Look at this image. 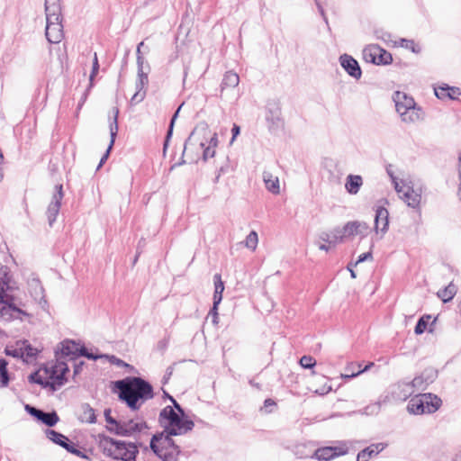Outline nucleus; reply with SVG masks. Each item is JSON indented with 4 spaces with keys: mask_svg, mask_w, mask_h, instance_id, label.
I'll return each mask as SVG.
<instances>
[{
    "mask_svg": "<svg viewBox=\"0 0 461 461\" xmlns=\"http://www.w3.org/2000/svg\"><path fill=\"white\" fill-rule=\"evenodd\" d=\"M115 387L119 390L120 400L125 402L133 411L139 410L146 401L154 397L152 385L139 376L118 380L115 382Z\"/></svg>",
    "mask_w": 461,
    "mask_h": 461,
    "instance_id": "obj_1",
    "label": "nucleus"
},
{
    "mask_svg": "<svg viewBox=\"0 0 461 461\" xmlns=\"http://www.w3.org/2000/svg\"><path fill=\"white\" fill-rule=\"evenodd\" d=\"M68 371L69 368L66 362L57 360L55 364L45 368L49 379H44L39 372H34L29 375V381L38 384L43 388H50L52 392H55L67 382L66 375Z\"/></svg>",
    "mask_w": 461,
    "mask_h": 461,
    "instance_id": "obj_2",
    "label": "nucleus"
},
{
    "mask_svg": "<svg viewBox=\"0 0 461 461\" xmlns=\"http://www.w3.org/2000/svg\"><path fill=\"white\" fill-rule=\"evenodd\" d=\"M14 289L11 284V276L5 267L3 276L0 278V317L5 321L16 318L15 313L26 315L14 303V296L11 294Z\"/></svg>",
    "mask_w": 461,
    "mask_h": 461,
    "instance_id": "obj_3",
    "label": "nucleus"
},
{
    "mask_svg": "<svg viewBox=\"0 0 461 461\" xmlns=\"http://www.w3.org/2000/svg\"><path fill=\"white\" fill-rule=\"evenodd\" d=\"M100 447L107 456L122 461H135L138 453L135 444L116 440L107 436L101 438Z\"/></svg>",
    "mask_w": 461,
    "mask_h": 461,
    "instance_id": "obj_4",
    "label": "nucleus"
},
{
    "mask_svg": "<svg viewBox=\"0 0 461 461\" xmlns=\"http://www.w3.org/2000/svg\"><path fill=\"white\" fill-rule=\"evenodd\" d=\"M159 423L171 435H184L191 431L194 423L174 411L172 406H166L159 413Z\"/></svg>",
    "mask_w": 461,
    "mask_h": 461,
    "instance_id": "obj_5",
    "label": "nucleus"
},
{
    "mask_svg": "<svg viewBox=\"0 0 461 461\" xmlns=\"http://www.w3.org/2000/svg\"><path fill=\"white\" fill-rule=\"evenodd\" d=\"M441 404V399L434 393H418L411 398L407 410L414 415L434 413L440 408Z\"/></svg>",
    "mask_w": 461,
    "mask_h": 461,
    "instance_id": "obj_6",
    "label": "nucleus"
},
{
    "mask_svg": "<svg viewBox=\"0 0 461 461\" xmlns=\"http://www.w3.org/2000/svg\"><path fill=\"white\" fill-rule=\"evenodd\" d=\"M397 113L404 122H416L422 118L420 108L414 99L402 92H396L393 97Z\"/></svg>",
    "mask_w": 461,
    "mask_h": 461,
    "instance_id": "obj_7",
    "label": "nucleus"
},
{
    "mask_svg": "<svg viewBox=\"0 0 461 461\" xmlns=\"http://www.w3.org/2000/svg\"><path fill=\"white\" fill-rule=\"evenodd\" d=\"M394 189L401 200H402L409 207L417 209L420 207L422 188L421 186H414L411 182L404 180L394 181Z\"/></svg>",
    "mask_w": 461,
    "mask_h": 461,
    "instance_id": "obj_8",
    "label": "nucleus"
},
{
    "mask_svg": "<svg viewBox=\"0 0 461 461\" xmlns=\"http://www.w3.org/2000/svg\"><path fill=\"white\" fill-rule=\"evenodd\" d=\"M415 393L411 382L407 380H400L391 384L385 392L382 402H402Z\"/></svg>",
    "mask_w": 461,
    "mask_h": 461,
    "instance_id": "obj_9",
    "label": "nucleus"
},
{
    "mask_svg": "<svg viewBox=\"0 0 461 461\" xmlns=\"http://www.w3.org/2000/svg\"><path fill=\"white\" fill-rule=\"evenodd\" d=\"M148 429L146 421L140 419H118V424L113 428V433L122 437H131Z\"/></svg>",
    "mask_w": 461,
    "mask_h": 461,
    "instance_id": "obj_10",
    "label": "nucleus"
},
{
    "mask_svg": "<svg viewBox=\"0 0 461 461\" xmlns=\"http://www.w3.org/2000/svg\"><path fill=\"white\" fill-rule=\"evenodd\" d=\"M60 353L64 357H85L88 359L96 360L102 356H97L93 353H89L85 346H80L73 340H64L61 342Z\"/></svg>",
    "mask_w": 461,
    "mask_h": 461,
    "instance_id": "obj_11",
    "label": "nucleus"
},
{
    "mask_svg": "<svg viewBox=\"0 0 461 461\" xmlns=\"http://www.w3.org/2000/svg\"><path fill=\"white\" fill-rule=\"evenodd\" d=\"M438 377V371L433 367L425 368L417 375L411 382L414 392L425 391Z\"/></svg>",
    "mask_w": 461,
    "mask_h": 461,
    "instance_id": "obj_12",
    "label": "nucleus"
},
{
    "mask_svg": "<svg viewBox=\"0 0 461 461\" xmlns=\"http://www.w3.org/2000/svg\"><path fill=\"white\" fill-rule=\"evenodd\" d=\"M63 196H64V194H63L62 185H56L55 192L52 194L51 201H50V203L47 208V212H46L48 222L50 227H52V225L55 222L56 218L59 212Z\"/></svg>",
    "mask_w": 461,
    "mask_h": 461,
    "instance_id": "obj_13",
    "label": "nucleus"
},
{
    "mask_svg": "<svg viewBox=\"0 0 461 461\" xmlns=\"http://www.w3.org/2000/svg\"><path fill=\"white\" fill-rule=\"evenodd\" d=\"M172 436L165 429L161 433L153 435L150 440L151 450L155 454H158V452L173 449V447H178L172 439Z\"/></svg>",
    "mask_w": 461,
    "mask_h": 461,
    "instance_id": "obj_14",
    "label": "nucleus"
},
{
    "mask_svg": "<svg viewBox=\"0 0 461 461\" xmlns=\"http://www.w3.org/2000/svg\"><path fill=\"white\" fill-rule=\"evenodd\" d=\"M344 238L359 235L361 238L366 237L369 231V226L365 221H352L347 222L341 228Z\"/></svg>",
    "mask_w": 461,
    "mask_h": 461,
    "instance_id": "obj_15",
    "label": "nucleus"
},
{
    "mask_svg": "<svg viewBox=\"0 0 461 461\" xmlns=\"http://www.w3.org/2000/svg\"><path fill=\"white\" fill-rule=\"evenodd\" d=\"M148 71H144V69H138V78L135 84L136 87V93L133 95V96L131 99V104H138L141 102L145 95L146 91L143 90L144 86L148 84V73L149 71V66L147 65Z\"/></svg>",
    "mask_w": 461,
    "mask_h": 461,
    "instance_id": "obj_16",
    "label": "nucleus"
},
{
    "mask_svg": "<svg viewBox=\"0 0 461 461\" xmlns=\"http://www.w3.org/2000/svg\"><path fill=\"white\" fill-rule=\"evenodd\" d=\"M45 35L49 42L59 43L64 37L62 21L47 22Z\"/></svg>",
    "mask_w": 461,
    "mask_h": 461,
    "instance_id": "obj_17",
    "label": "nucleus"
},
{
    "mask_svg": "<svg viewBox=\"0 0 461 461\" xmlns=\"http://www.w3.org/2000/svg\"><path fill=\"white\" fill-rule=\"evenodd\" d=\"M340 66L345 71L352 77L359 79L362 76V71L358 62L350 55L343 54L339 57Z\"/></svg>",
    "mask_w": 461,
    "mask_h": 461,
    "instance_id": "obj_18",
    "label": "nucleus"
},
{
    "mask_svg": "<svg viewBox=\"0 0 461 461\" xmlns=\"http://www.w3.org/2000/svg\"><path fill=\"white\" fill-rule=\"evenodd\" d=\"M118 115H119L118 108H113V119L110 121V123H109L110 137H111L110 144L108 146V149H107L106 152L104 154V156L102 157V158H101V160H100V162H99V164L97 166V168H96L97 170L102 167L104 163L108 158L110 150L112 149V148H113V146L114 144L115 138H116L117 133H118Z\"/></svg>",
    "mask_w": 461,
    "mask_h": 461,
    "instance_id": "obj_19",
    "label": "nucleus"
},
{
    "mask_svg": "<svg viewBox=\"0 0 461 461\" xmlns=\"http://www.w3.org/2000/svg\"><path fill=\"white\" fill-rule=\"evenodd\" d=\"M389 212L386 208L379 206L375 211V231L376 234L381 233L382 238L388 230Z\"/></svg>",
    "mask_w": 461,
    "mask_h": 461,
    "instance_id": "obj_20",
    "label": "nucleus"
},
{
    "mask_svg": "<svg viewBox=\"0 0 461 461\" xmlns=\"http://www.w3.org/2000/svg\"><path fill=\"white\" fill-rule=\"evenodd\" d=\"M46 21H62L60 0H45Z\"/></svg>",
    "mask_w": 461,
    "mask_h": 461,
    "instance_id": "obj_21",
    "label": "nucleus"
},
{
    "mask_svg": "<svg viewBox=\"0 0 461 461\" xmlns=\"http://www.w3.org/2000/svg\"><path fill=\"white\" fill-rule=\"evenodd\" d=\"M345 451L337 452V448L333 447H320L315 450L314 457L320 461H329L336 456H344Z\"/></svg>",
    "mask_w": 461,
    "mask_h": 461,
    "instance_id": "obj_22",
    "label": "nucleus"
},
{
    "mask_svg": "<svg viewBox=\"0 0 461 461\" xmlns=\"http://www.w3.org/2000/svg\"><path fill=\"white\" fill-rule=\"evenodd\" d=\"M320 240L329 244L336 245L342 242L344 235L342 234L341 228L336 227L330 231H323L319 236Z\"/></svg>",
    "mask_w": 461,
    "mask_h": 461,
    "instance_id": "obj_23",
    "label": "nucleus"
},
{
    "mask_svg": "<svg viewBox=\"0 0 461 461\" xmlns=\"http://www.w3.org/2000/svg\"><path fill=\"white\" fill-rule=\"evenodd\" d=\"M384 448V444L376 443L361 450L357 456V461H368L372 456L378 455Z\"/></svg>",
    "mask_w": 461,
    "mask_h": 461,
    "instance_id": "obj_24",
    "label": "nucleus"
},
{
    "mask_svg": "<svg viewBox=\"0 0 461 461\" xmlns=\"http://www.w3.org/2000/svg\"><path fill=\"white\" fill-rule=\"evenodd\" d=\"M363 185V178L359 175H348L346 178L345 188L350 194H357Z\"/></svg>",
    "mask_w": 461,
    "mask_h": 461,
    "instance_id": "obj_25",
    "label": "nucleus"
},
{
    "mask_svg": "<svg viewBox=\"0 0 461 461\" xmlns=\"http://www.w3.org/2000/svg\"><path fill=\"white\" fill-rule=\"evenodd\" d=\"M240 83V77L237 73L230 70L227 71L222 78L221 84V92L222 93L226 88H234Z\"/></svg>",
    "mask_w": 461,
    "mask_h": 461,
    "instance_id": "obj_26",
    "label": "nucleus"
},
{
    "mask_svg": "<svg viewBox=\"0 0 461 461\" xmlns=\"http://www.w3.org/2000/svg\"><path fill=\"white\" fill-rule=\"evenodd\" d=\"M263 180L266 188L272 194H277L280 192L279 179L274 176L270 172H263Z\"/></svg>",
    "mask_w": 461,
    "mask_h": 461,
    "instance_id": "obj_27",
    "label": "nucleus"
},
{
    "mask_svg": "<svg viewBox=\"0 0 461 461\" xmlns=\"http://www.w3.org/2000/svg\"><path fill=\"white\" fill-rule=\"evenodd\" d=\"M81 413L79 415V420L82 422L86 423H95L96 421V416L95 410L88 404V403H83L81 405Z\"/></svg>",
    "mask_w": 461,
    "mask_h": 461,
    "instance_id": "obj_28",
    "label": "nucleus"
},
{
    "mask_svg": "<svg viewBox=\"0 0 461 461\" xmlns=\"http://www.w3.org/2000/svg\"><path fill=\"white\" fill-rule=\"evenodd\" d=\"M213 282H214L213 303H215V305H219L222 300V293L224 291V284L221 280L220 274L214 275Z\"/></svg>",
    "mask_w": 461,
    "mask_h": 461,
    "instance_id": "obj_29",
    "label": "nucleus"
},
{
    "mask_svg": "<svg viewBox=\"0 0 461 461\" xmlns=\"http://www.w3.org/2000/svg\"><path fill=\"white\" fill-rule=\"evenodd\" d=\"M45 433L50 440L62 447L63 448L67 447L69 439L65 435L50 429H47Z\"/></svg>",
    "mask_w": 461,
    "mask_h": 461,
    "instance_id": "obj_30",
    "label": "nucleus"
},
{
    "mask_svg": "<svg viewBox=\"0 0 461 461\" xmlns=\"http://www.w3.org/2000/svg\"><path fill=\"white\" fill-rule=\"evenodd\" d=\"M457 292V287L453 282L449 283L445 288L438 292V296L444 302L447 303L451 301Z\"/></svg>",
    "mask_w": 461,
    "mask_h": 461,
    "instance_id": "obj_31",
    "label": "nucleus"
},
{
    "mask_svg": "<svg viewBox=\"0 0 461 461\" xmlns=\"http://www.w3.org/2000/svg\"><path fill=\"white\" fill-rule=\"evenodd\" d=\"M381 51H382L381 47H379L376 44H372L364 49L363 55H364L365 59L367 62H371V63L377 65V60H375V59H377L376 54Z\"/></svg>",
    "mask_w": 461,
    "mask_h": 461,
    "instance_id": "obj_32",
    "label": "nucleus"
},
{
    "mask_svg": "<svg viewBox=\"0 0 461 461\" xmlns=\"http://www.w3.org/2000/svg\"><path fill=\"white\" fill-rule=\"evenodd\" d=\"M38 420L41 421L48 427H53L59 421V416L56 411L46 412L42 411Z\"/></svg>",
    "mask_w": 461,
    "mask_h": 461,
    "instance_id": "obj_33",
    "label": "nucleus"
},
{
    "mask_svg": "<svg viewBox=\"0 0 461 461\" xmlns=\"http://www.w3.org/2000/svg\"><path fill=\"white\" fill-rule=\"evenodd\" d=\"M179 453V447H173V449L158 452V454L156 455L163 461H177V456Z\"/></svg>",
    "mask_w": 461,
    "mask_h": 461,
    "instance_id": "obj_34",
    "label": "nucleus"
},
{
    "mask_svg": "<svg viewBox=\"0 0 461 461\" xmlns=\"http://www.w3.org/2000/svg\"><path fill=\"white\" fill-rule=\"evenodd\" d=\"M10 377L7 371V362L0 359V387H6L9 384Z\"/></svg>",
    "mask_w": 461,
    "mask_h": 461,
    "instance_id": "obj_35",
    "label": "nucleus"
},
{
    "mask_svg": "<svg viewBox=\"0 0 461 461\" xmlns=\"http://www.w3.org/2000/svg\"><path fill=\"white\" fill-rule=\"evenodd\" d=\"M182 106H183V104L177 108V110L175 112V113L173 114V116H172V118L170 120V123H169V126H168V130H167V136H166L165 142H164V147H163L164 152L166 151V149H167V148L168 146L169 140L172 137L175 122H176V118L178 116L179 111H180Z\"/></svg>",
    "mask_w": 461,
    "mask_h": 461,
    "instance_id": "obj_36",
    "label": "nucleus"
},
{
    "mask_svg": "<svg viewBox=\"0 0 461 461\" xmlns=\"http://www.w3.org/2000/svg\"><path fill=\"white\" fill-rule=\"evenodd\" d=\"M258 242V233L255 230H252L249 232V234L247 236L244 244L246 248L251 250H255L257 249Z\"/></svg>",
    "mask_w": 461,
    "mask_h": 461,
    "instance_id": "obj_37",
    "label": "nucleus"
},
{
    "mask_svg": "<svg viewBox=\"0 0 461 461\" xmlns=\"http://www.w3.org/2000/svg\"><path fill=\"white\" fill-rule=\"evenodd\" d=\"M429 319H430V315H424L418 320L415 329H414V332L417 335H420L426 330L427 326H428V321H429Z\"/></svg>",
    "mask_w": 461,
    "mask_h": 461,
    "instance_id": "obj_38",
    "label": "nucleus"
},
{
    "mask_svg": "<svg viewBox=\"0 0 461 461\" xmlns=\"http://www.w3.org/2000/svg\"><path fill=\"white\" fill-rule=\"evenodd\" d=\"M111 412H112L111 409H105L104 411V414L105 421L107 422V426H106L107 430L113 433V428H115L116 425L118 424V419L112 417Z\"/></svg>",
    "mask_w": 461,
    "mask_h": 461,
    "instance_id": "obj_39",
    "label": "nucleus"
},
{
    "mask_svg": "<svg viewBox=\"0 0 461 461\" xmlns=\"http://www.w3.org/2000/svg\"><path fill=\"white\" fill-rule=\"evenodd\" d=\"M400 45L402 48L411 50L413 53H420V48L415 43L413 40L401 39Z\"/></svg>",
    "mask_w": 461,
    "mask_h": 461,
    "instance_id": "obj_40",
    "label": "nucleus"
},
{
    "mask_svg": "<svg viewBox=\"0 0 461 461\" xmlns=\"http://www.w3.org/2000/svg\"><path fill=\"white\" fill-rule=\"evenodd\" d=\"M377 65H388L393 61L391 53L382 49V51L377 53Z\"/></svg>",
    "mask_w": 461,
    "mask_h": 461,
    "instance_id": "obj_41",
    "label": "nucleus"
},
{
    "mask_svg": "<svg viewBox=\"0 0 461 461\" xmlns=\"http://www.w3.org/2000/svg\"><path fill=\"white\" fill-rule=\"evenodd\" d=\"M198 145L203 149V159L204 161L215 156V148L212 146L205 147V143L203 141H200Z\"/></svg>",
    "mask_w": 461,
    "mask_h": 461,
    "instance_id": "obj_42",
    "label": "nucleus"
},
{
    "mask_svg": "<svg viewBox=\"0 0 461 461\" xmlns=\"http://www.w3.org/2000/svg\"><path fill=\"white\" fill-rule=\"evenodd\" d=\"M447 91L458 92L459 88L444 85L443 86L435 88V95L438 98L442 99L446 97V93H447Z\"/></svg>",
    "mask_w": 461,
    "mask_h": 461,
    "instance_id": "obj_43",
    "label": "nucleus"
},
{
    "mask_svg": "<svg viewBox=\"0 0 461 461\" xmlns=\"http://www.w3.org/2000/svg\"><path fill=\"white\" fill-rule=\"evenodd\" d=\"M300 365L306 369H312L316 365V360L311 356H303L300 359Z\"/></svg>",
    "mask_w": 461,
    "mask_h": 461,
    "instance_id": "obj_44",
    "label": "nucleus"
},
{
    "mask_svg": "<svg viewBox=\"0 0 461 461\" xmlns=\"http://www.w3.org/2000/svg\"><path fill=\"white\" fill-rule=\"evenodd\" d=\"M65 449H66L68 452H69V453H71V454H74V455H76V456H80V457H82V458H87V456H86L82 451H80L79 449H77V448L75 447V445H74L72 442H70V441H68V445H67V447H65Z\"/></svg>",
    "mask_w": 461,
    "mask_h": 461,
    "instance_id": "obj_45",
    "label": "nucleus"
},
{
    "mask_svg": "<svg viewBox=\"0 0 461 461\" xmlns=\"http://www.w3.org/2000/svg\"><path fill=\"white\" fill-rule=\"evenodd\" d=\"M101 356H102L101 357H107L111 364H113L119 367H122V366L129 367L130 366L129 364L125 363L123 360L116 357L115 356H108V355H101Z\"/></svg>",
    "mask_w": 461,
    "mask_h": 461,
    "instance_id": "obj_46",
    "label": "nucleus"
},
{
    "mask_svg": "<svg viewBox=\"0 0 461 461\" xmlns=\"http://www.w3.org/2000/svg\"><path fill=\"white\" fill-rule=\"evenodd\" d=\"M98 70H99V63H98L97 54L95 53L94 54V59H93L92 71H91V74H90V77H89V80H90L91 83L94 80V77L98 73Z\"/></svg>",
    "mask_w": 461,
    "mask_h": 461,
    "instance_id": "obj_47",
    "label": "nucleus"
},
{
    "mask_svg": "<svg viewBox=\"0 0 461 461\" xmlns=\"http://www.w3.org/2000/svg\"><path fill=\"white\" fill-rule=\"evenodd\" d=\"M24 409L30 415L35 417L37 420L39 419L41 413L42 412L41 410L37 409L30 404H26Z\"/></svg>",
    "mask_w": 461,
    "mask_h": 461,
    "instance_id": "obj_48",
    "label": "nucleus"
},
{
    "mask_svg": "<svg viewBox=\"0 0 461 461\" xmlns=\"http://www.w3.org/2000/svg\"><path fill=\"white\" fill-rule=\"evenodd\" d=\"M375 35L377 39H380L384 41H390V38H391V34L383 31L382 29L375 30Z\"/></svg>",
    "mask_w": 461,
    "mask_h": 461,
    "instance_id": "obj_49",
    "label": "nucleus"
},
{
    "mask_svg": "<svg viewBox=\"0 0 461 461\" xmlns=\"http://www.w3.org/2000/svg\"><path fill=\"white\" fill-rule=\"evenodd\" d=\"M136 54H137L138 69H144L145 59H144V57L141 53V50L140 49V47H137Z\"/></svg>",
    "mask_w": 461,
    "mask_h": 461,
    "instance_id": "obj_50",
    "label": "nucleus"
},
{
    "mask_svg": "<svg viewBox=\"0 0 461 461\" xmlns=\"http://www.w3.org/2000/svg\"><path fill=\"white\" fill-rule=\"evenodd\" d=\"M372 258H373L372 251L371 250L367 251V252L363 253L358 256L357 261L354 263V266H357L359 263L365 262V261H366L368 259H372Z\"/></svg>",
    "mask_w": 461,
    "mask_h": 461,
    "instance_id": "obj_51",
    "label": "nucleus"
},
{
    "mask_svg": "<svg viewBox=\"0 0 461 461\" xmlns=\"http://www.w3.org/2000/svg\"><path fill=\"white\" fill-rule=\"evenodd\" d=\"M196 134V129L194 130L185 142L184 154L188 150L190 146L194 145V140Z\"/></svg>",
    "mask_w": 461,
    "mask_h": 461,
    "instance_id": "obj_52",
    "label": "nucleus"
},
{
    "mask_svg": "<svg viewBox=\"0 0 461 461\" xmlns=\"http://www.w3.org/2000/svg\"><path fill=\"white\" fill-rule=\"evenodd\" d=\"M170 401L173 403V409L175 411H176L181 416H185L184 409L181 407V405L175 400L174 397H170Z\"/></svg>",
    "mask_w": 461,
    "mask_h": 461,
    "instance_id": "obj_53",
    "label": "nucleus"
},
{
    "mask_svg": "<svg viewBox=\"0 0 461 461\" xmlns=\"http://www.w3.org/2000/svg\"><path fill=\"white\" fill-rule=\"evenodd\" d=\"M24 353L28 357H36L38 350L32 347V345L28 344L24 346Z\"/></svg>",
    "mask_w": 461,
    "mask_h": 461,
    "instance_id": "obj_54",
    "label": "nucleus"
},
{
    "mask_svg": "<svg viewBox=\"0 0 461 461\" xmlns=\"http://www.w3.org/2000/svg\"><path fill=\"white\" fill-rule=\"evenodd\" d=\"M209 315L212 316V321L213 324L218 323V305L213 303L212 308L209 312Z\"/></svg>",
    "mask_w": 461,
    "mask_h": 461,
    "instance_id": "obj_55",
    "label": "nucleus"
},
{
    "mask_svg": "<svg viewBox=\"0 0 461 461\" xmlns=\"http://www.w3.org/2000/svg\"><path fill=\"white\" fill-rule=\"evenodd\" d=\"M232 138L230 140V144L234 141V140L237 138V136L240 133V128L237 124H233V127L231 129Z\"/></svg>",
    "mask_w": 461,
    "mask_h": 461,
    "instance_id": "obj_56",
    "label": "nucleus"
},
{
    "mask_svg": "<svg viewBox=\"0 0 461 461\" xmlns=\"http://www.w3.org/2000/svg\"><path fill=\"white\" fill-rule=\"evenodd\" d=\"M372 366H374V363H369L367 366H366V367H365L363 370H361V371L357 372V374L346 375H344V377H345V378H352V377H355V376H357V375H359V374H361V373H363V372H365V371L368 370Z\"/></svg>",
    "mask_w": 461,
    "mask_h": 461,
    "instance_id": "obj_57",
    "label": "nucleus"
},
{
    "mask_svg": "<svg viewBox=\"0 0 461 461\" xmlns=\"http://www.w3.org/2000/svg\"><path fill=\"white\" fill-rule=\"evenodd\" d=\"M217 144H218V136H217V133H213V135L210 138L208 146H212L213 148H216Z\"/></svg>",
    "mask_w": 461,
    "mask_h": 461,
    "instance_id": "obj_58",
    "label": "nucleus"
},
{
    "mask_svg": "<svg viewBox=\"0 0 461 461\" xmlns=\"http://www.w3.org/2000/svg\"><path fill=\"white\" fill-rule=\"evenodd\" d=\"M84 362H80L79 364H75L74 366V375H78L82 371Z\"/></svg>",
    "mask_w": 461,
    "mask_h": 461,
    "instance_id": "obj_59",
    "label": "nucleus"
},
{
    "mask_svg": "<svg viewBox=\"0 0 461 461\" xmlns=\"http://www.w3.org/2000/svg\"><path fill=\"white\" fill-rule=\"evenodd\" d=\"M276 402L272 399H267L264 402V408L267 409L270 406H275Z\"/></svg>",
    "mask_w": 461,
    "mask_h": 461,
    "instance_id": "obj_60",
    "label": "nucleus"
},
{
    "mask_svg": "<svg viewBox=\"0 0 461 461\" xmlns=\"http://www.w3.org/2000/svg\"><path fill=\"white\" fill-rule=\"evenodd\" d=\"M459 94H460V90L458 92L447 91V93H446V97H448L450 99H454L455 95H459Z\"/></svg>",
    "mask_w": 461,
    "mask_h": 461,
    "instance_id": "obj_61",
    "label": "nucleus"
},
{
    "mask_svg": "<svg viewBox=\"0 0 461 461\" xmlns=\"http://www.w3.org/2000/svg\"><path fill=\"white\" fill-rule=\"evenodd\" d=\"M353 267H355V266H354V264L349 263V264L348 265V271L350 272L351 277H352V278H356V276H356L355 271H354V270H353V268H352Z\"/></svg>",
    "mask_w": 461,
    "mask_h": 461,
    "instance_id": "obj_62",
    "label": "nucleus"
},
{
    "mask_svg": "<svg viewBox=\"0 0 461 461\" xmlns=\"http://www.w3.org/2000/svg\"><path fill=\"white\" fill-rule=\"evenodd\" d=\"M386 171H387L388 175L390 176L393 185H394V181H399L398 178L396 176H394V175L391 169L387 168Z\"/></svg>",
    "mask_w": 461,
    "mask_h": 461,
    "instance_id": "obj_63",
    "label": "nucleus"
},
{
    "mask_svg": "<svg viewBox=\"0 0 461 461\" xmlns=\"http://www.w3.org/2000/svg\"><path fill=\"white\" fill-rule=\"evenodd\" d=\"M319 249H320L321 250L329 251V249H330V246H328V245H326V244H321V245H320V246H319Z\"/></svg>",
    "mask_w": 461,
    "mask_h": 461,
    "instance_id": "obj_64",
    "label": "nucleus"
}]
</instances>
